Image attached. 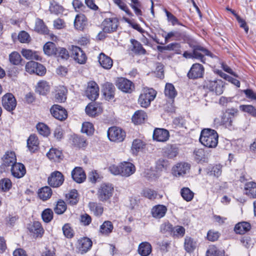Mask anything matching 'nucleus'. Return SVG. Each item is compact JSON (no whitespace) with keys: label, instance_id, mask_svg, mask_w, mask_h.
<instances>
[{"label":"nucleus","instance_id":"nucleus-1","mask_svg":"<svg viewBox=\"0 0 256 256\" xmlns=\"http://www.w3.org/2000/svg\"><path fill=\"white\" fill-rule=\"evenodd\" d=\"M218 136L216 132L210 128H204L202 130L200 142L208 148H215L218 143Z\"/></svg>","mask_w":256,"mask_h":256},{"label":"nucleus","instance_id":"nucleus-2","mask_svg":"<svg viewBox=\"0 0 256 256\" xmlns=\"http://www.w3.org/2000/svg\"><path fill=\"white\" fill-rule=\"evenodd\" d=\"M114 192V188L112 184L106 183L102 184L98 190V198L102 202H107L112 196Z\"/></svg>","mask_w":256,"mask_h":256},{"label":"nucleus","instance_id":"nucleus-3","mask_svg":"<svg viewBox=\"0 0 256 256\" xmlns=\"http://www.w3.org/2000/svg\"><path fill=\"white\" fill-rule=\"evenodd\" d=\"M156 95V92L152 88H144L138 98V103L143 108L148 107Z\"/></svg>","mask_w":256,"mask_h":256},{"label":"nucleus","instance_id":"nucleus-4","mask_svg":"<svg viewBox=\"0 0 256 256\" xmlns=\"http://www.w3.org/2000/svg\"><path fill=\"white\" fill-rule=\"evenodd\" d=\"M204 86L216 95H220L223 92V82L220 80H206Z\"/></svg>","mask_w":256,"mask_h":256},{"label":"nucleus","instance_id":"nucleus-5","mask_svg":"<svg viewBox=\"0 0 256 256\" xmlns=\"http://www.w3.org/2000/svg\"><path fill=\"white\" fill-rule=\"evenodd\" d=\"M108 136L110 141L121 142L124 140L126 133L122 129L114 126L108 130Z\"/></svg>","mask_w":256,"mask_h":256},{"label":"nucleus","instance_id":"nucleus-6","mask_svg":"<svg viewBox=\"0 0 256 256\" xmlns=\"http://www.w3.org/2000/svg\"><path fill=\"white\" fill-rule=\"evenodd\" d=\"M116 85L120 90L125 93H131L134 89L133 82L124 78H118L116 82Z\"/></svg>","mask_w":256,"mask_h":256},{"label":"nucleus","instance_id":"nucleus-7","mask_svg":"<svg viewBox=\"0 0 256 256\" xmlns=\"http://www.w3.org/2000/svg\"><path fill=\"white\" fill-rule=\"evenodd\" d=\"M191 47L192 48L194 58L200 60L203 63H205L204 56H212V53L208 50L200 45H194Z\"/></svg>","mask_w":256,"mask_h":256},{"label":"nucleus","instance_id":"nucleus-8","mask_svg":"<svg viewBox=\"0 0 256 256\" xmlns=\"http://www.w3.org/2000/svg\"><path fill=\"white\" fill-rule=\"evenodd\" d=\"M70 50L71 56L76 62L80 64H84L86 62V55L80 47L72 46Z\"/></svg>","mask_w":256,"mask_h":256},{"label":"nucleus","instance_id":"nucleus-9","mask_svg":"<svg viewBox=\"0 0 256 256\" xmlns=\"http://www.w3.org/2000/svg\"><path fill=\"white\" fill-rule=\"evenodd\" d=\"M204 72V68L201 64L196 63L192 65L188 72L187 76L190 79H196L202 78Z\"/></svg>","mask_w":256,"mask_h":256},{"label":"nucleus","instance_id":"nucleus-10","mask_svg":"<svg viewBox=\"0 0 256 256\" xmlns=\"http://www.w3.org/2000/svg\"><path fill=\"white\" fill-rule=\"evenodd\" d=\"M92 244V241L89 238H81L78 240L76 244L77 252L81 254H85L90 249Z\"/></svg>","mask_w":256,"mask_h":256},{"label":"nucleus","instance_id":"nucleus-11","mask_svg":"<svg viewBox=\"0 0 256 256\" xmlns=\"http://www.w3.org/2000/svg\"><path fill=\"white\" fill-rule=\"evenodd\" d=\"M2 104L6 110L10 112L16 108V101L12 94L8 93L2 96Z\"/></svg>","mask_w":256,"mask_h":256},{"label":"nucleus","instance_id":"nucleus-12","mask_svg":"<svg viewBox=\"0 0 256 256\" xmlns=\"http://www.w3.org/2000/svg\"><path fill=\"white\" fill-rule=\"evenodd\" d=\"M50 111L52 116L60 120H64L68 117L66 110L60 105H53L50 108Z\"/></svg>","mask_w":256,"mask_h":256},{"label":"nucleus","instance_id":"nucleus-13","mask_svg":"<svg viewBox=\"0 0 256 256\" xmlns=\"http://www.w3.org/2000/svg\"><path fill=\"white\" fill-rule=\"evenodd\" d=\"M118 26V21L116 18H109L104 20L102 23L103 32L111 33L115 32Z\"/></svg>","mask_w":256,"mask_h":256},{"label":"nucleus","instance_id":"nucleus-14","mask_svg":"<svg viewBox=\"0 0 256 256\" xmlns=\"http://www.w3.org/2000/svg\"><path fill=\"white\" fill-rule=\"evenodd\" d=\"M86 94L92 100H95L99 95V88L98 84L94 81L88 82Z\"/></svg>","mask_w":256,"mask_h":256},{"label":"nucleus","instance_id":"nucleus-15","mask_svg":"<svg viewBox=\"0 0 256 256\" xmlns=\"http://www.w3.org/2000/svg\"><path fill=\"white\" fill-rule=\"evenodd\" d=\"M64 181L62 174L58 172L55 171L52 172L48 178V184L54 188H57L61 186Z\"/></svg>","mask_w":256,"mask_h":256},{"label":"nucleus","instance_id":"nucleus-16","mask_svg":"<svg viewBox=\"0 0 256 256\" xmlns=\"http://www.w3.org/2000/svg\"><path fill=\"white\" fill-rule=\"evenodd\" d=\"M28 228L30 232L33 234V236L36 238H41L44 233V230L41 224L38 222L36 221L29 224L28 226Z\"/></svg>","mask_w":256,"mask_h":256},{"label":"nucleus","instance_id":"nucleus-17","mask_svg":"<svg viewBox=\"0 0 256 256\" xmlns=\"http://www.w3.org/2000/svg\"><path fill=\"white\" fill-rule=\"evenodd\" d=\"M190 167V165L188 163H178L173 167L172 174L176 176H183L189 171Z\"/></svg>","mask_w":256,"mask_h":256},{"label":"nucleus","instance_id":"nucleus-18","mask_svg":"<svg viewBox=\"0 0 256 256\" xmlns=\"http://www.w3.org/2000/svg\"><path fill=\"white\" fill-rule=\"evenodd\" d=\"M232 118L229 116L226 112L223 114L219 118H216L214 120V124L217 126H224L226 128L231 126L232 124Z\"/></svg>","mask_w":256,"mask_h":256},{"label":"nucleus","instance_id":"nucleus-19","mask_svg":"<svg viewBox=\"0 0 256 256\" xmlns=\"http://www.w3.org/2000/svg\"><path fill=\"white\" fill-rule=\"evenodd\" d=\"M121 176L128 177L136 172L135 166L131 162H124L120 164Z\"/></svg>","mask_w":256,"mask_h":256},{"label":"nucleus","instance_id":"nucleus-20","mask_svg":"<svg viewBox=\"0 0 256 256\" xmlns=\"http://www.w3.org/2000/svg\"><path fill=\"white\" fill-rule=\"evenodd\" d=\"M72 177L77 183H82L86 180V176L84 172L80 167L75 168L71 172Z\"/></svg>","mask_w":256,"mask_h":256},{"label":"nucleus","instance_id":"nucleus-21","mask_svg":"<svg viewBox=\"0 0 256 256\" xmlns=\"http://www.w3.org/2000/svg\"><path fill=\"white\" fill-rule=\"evenodd\" d=\"M11 172L14 177L21 178L26 174V170L23 164L16 162L12 166Z\"/></svg>","mask_w":256,"mask_h":256},{"label":"nucleus","instance_id":"nucleus-22","mask_svg":"<svg viewBox=\"0 0 256 256\" xmlns=\"http://www.w3.org/2000/svg\"><path fill=\"white\" fill-rule=\"evenodd\" d=\"M169 136L168 131L164 128H156L153 134L154 139L158 142H166Z\"/></svg>","mask_w":256,"mask_h":256},{"label":"nucleus","instance_id":"nucleus-23","mask_svg":"<svg viewBox=\"0 0 256 256\" xmlns=\"http://www.w3.org/2000/svg\"><path fill=\"white\" fill-rule=\"evenodd\" d=\"M167 212L166 206L158 204L154 206L151 210L152 216L156 218H160L164 217Z\"/></svg>","mask_w":256,"mask_h":256},{"label":"nucleus","instance_id":"nucleus-24","mask_svg":"<svg viewBox=\"0 0 256 256\" xmlns=\"http://www.w3.org/2000/svg\"><path fill=\"white\" fill-rule=\"evenodd\" d=\"M98 62L102 67L106 70L110 69L113 64L112 59L102 52L99 55Z\"/></svg>","mask_w":256,"mask_h":256},{"label":"nucleus","instance_id":"nucleus-25","mask_svg":"<svg viewBox=\"0 0 256 256\" xmlns=\"http://www.w3.org/2000/svg\"><path fill=\"white\" fill-rule=\"evenodd\" d=\"M2 161L4 166H12L16 161L15 153L12 151L6 152L2 158Z\"/></svg>","mask_w":256,"mask_h":256},{"label":"nucleus","instance_id":"nucleus-26","mask_svg":"<svg viewBox=\"0 0 256 256\" xmlns=\"http://www.w3.org/2000/svg\"><path fill=\"white\" fill-rule=\"evenodd\" d=\"M206 172L210 176L218 178L222 174V166L220 164L210 165L206 168Z\"/></svg>","mask_w":256,"mask_h":256},{"label":"nucleus","instance_id":"nucleus-27","mask_svg":"<svg viewBox=\"0 0 256 256\" xmlns=\"http://www.w3.org/2000/svg\"><path fill=\"white\" fill-rule=\"evenodd\" d=\"M86 24V18L85 16L82 14L76 16L74 21V26L76 29L82 30Z\"/></svg>","mask_w":256,"mask_h":256},{"label":"nucleus","instance_id":"nucleus-28","mask_svg":"<svg viewBox=\"0 0 256 256\" xmlns=\"http://www.w3.org/2000/svg\"><path fill=\"white\" fill-rule=\"evenodd\" d=\"M130 42L132 45L131 50L135 54L138 55H144L146 54V50L143 48L142 44L138 40L132 39Z\"/></svg>","mask_w":256,"mask_h":256},{"label":"nucleus","instance_id":"nucleus-29","mask_svg":"<svg viewBox=\"0 0 256 256\" xmlns=\"http://www.w3.org/2000/svg\"><path fill=\"white\" fill-rule=\"evenodd\" d=\"M147 118L146 114L142 110L136 111L132 116V122L136 124L143 123Z\"/></svg>","mask_w":256,"mask_h":256},{"label":"nucleus","instance_id":"nucleus-30","mask_svg":"<svg viewBox=\"0 0 256 256\" xmlns=\"http://www.w3.org/2000/svg\"><path fill=\"white\" fill-rule=\"evenodd\" d=\"M114 229L112 222L109 220L104 221L100 226L99 232L102 235L108 236Z\"/></svg>","mask_w":256,"mask_h":256},{"label":"nucleus","instance_id":"nucleus-31","mask_svg":"<svg viewBox=\"0 0 256 256\" xmlns=\"http://www.w3.org/2000/svg\"><path fill=\"white\" fill-rule=\"evenodd\" d=\"M115 88L110 82H106L103 85L104 94L107 98L110 100L114 97Z\"/></svg>","mask_w":256,"mask_h":256},{"label":"nucleus","instance_id":"nucleus-32","mask_svg":"<svg viewBox=\"0 0 256 256\" xmlns=\"http://www.w3.org/2000/svg\"><path fill=\"white\" fill-rule=\"evenodd\" d=\"M67 93V90L66 87L64 86H59L56 88V94H55V99L57 102H64L66 99V94Z\"/></svg>","mask_w":256,"mask_h":256},{"label":"nucleus","instance_id":"nucleus-33","mask_svg":"<svg viewBox=\"0 0 256 256\" xmlns=\"http://www.w3.org/2000/svg\"><path fill=\"white\" fill-rule=\"evenodd\" d=\"M185 36L184 33L178 31H171L168 32L165 36L162 35V36L164 38L165 43H167L172 38H173L172 40H180L182 39Z\"/></svg>","mask_w":256,"mask_h":256},{"label":"nucleus","instance_id":"nucleus-34","mask_svg":"<svg viewBox=\"0 0 256 256\" xmlns=\"http://www.w3.org/2000/svg\"><path fill=\"white\" fill-rule=\"evenodd\" d=\"M245 193L248 196L256 198V183L250 182L246 183L244 186Z\"/></svg>","mask_w":256,"mask_h":256},{"label":"nucleus","instance_id":"nucleus-35","mask_svg":"<svg viewBox=\"0 0 256 256\" xmlns=\"http://www.w3.org/2000/svg\"><path fill=\"white\" fill-rule=\"evenodd\" d=\"M138 250L142 256H148L152 252L151 244L148 242H142L140 244Z\"/></svg>","mask_w":256,"mask_h":256},{"label":"nucleus","instance_id":"nucleus-36","mask_svg":"<svg viewBox=\"0 0 256 256\" xmlns=\"http://www.w3.org/2000/svg\"><path fill=\"white\" fill-rule=\"evenodd\" d=\"M48 158L54 162H59L62 159V152L60 150L56 148H52L46 154Z\"/></svg>","mask_w":256,"mask_h":256},{"label":"nucleus","instance_id":"nucleus-37","mask_svg":"<svg viewBox=\"0 0 256 256\" xmlns=\"http://www.w3.org/2000/svg\"><path fill=\"white\" fill-rule=\"evenodd\" d=\"M196 242L190 236H186L184 239V248L188 252H193L196 247Z\"/></svg>","mask_w":256,"mask_h":256},{"label":"nucleus","instance_id":"nucleus-38","mask_svg":"<svg viewBox=\"0 0 256 256\" xmlns=\"http://www.w3.org/2000/svg\"><path fill=\"white\" fill-rule=\"evenodd\" d=\"M38 144L37 137L34 134L30 135L27 140V146L30 150L34 152L38 149Z\"/></svg>","mask_w":256,"mask_h":256},{"label":"nucleus","instance_id":"nucleus-39","mask_svg":"<svg viewBox=\"0 0 256 256\" xmlns=\"http://www.w3.org/2000/svg\"><path fill=\"white\" fill-rule=\"evenodd\" d=\"M66 198L68 204L71 206L76 205L78 201L77 190L74 189L71 190L66 194Z\"/></svg>","mask_w":256,"mask_h":256},{"label":"nucleus","instance_id":"nucleus-40","mask_svg":"<svg viewBox=\"0 0 256 256\" xmlns=\"http://www.w3.org/2000/svg\"><path fill=\"white\" fill-rule=\"evenodd\" d=\"M250 229V224L248 222H241L236 224L234 227V231L236 234H244Z\"/></svg>","mask_w":256,"mask_h":256},{"label":"nucleus","instance_id":"nucleus-41","mask_svg":"<svg viewBox=\"0 0 256 256\" xmlns=\"http://www.w3.org/2000/svg\"><path fill=\"white\" fill-rule=\"evenodd\" d=\"M57 48L55 44L52 42H46L43 47L44 53L48 56H52L56 54L57 51Z\"/></svg>","mask_w":256,"mask_h":256},{"label":"nucleus","instance_id":"nucleus-42","mask_svg":"<svg viewBox=\"0 0 256 256\" xmlns=\"http://www.w3.org/2000/svg\"><path fill=\"white\" fill-rule=\"evenodd\" d=\"M194 158L198 162H208V158L206 156L202 149H196L194 152Z\"/></svg>","mask_w":256,"mask_h":256},{"label":"nucleus","instance_id":"nucleus-43","mask_svg":"<svg viewBox=\"0 0 256 256\" xmlns=\"http://www.w3.org/2000/svg\"><path fill=\"white\" fill-rule=\"evenodd\" d=\"M89 208L96 216H101L104 212V208L100 204L91 202L88 204Z\"/></svg>","mask_w":256,"mask_h":256},{"label":"nucleus","instance_id":"nucleus-44","mask_svg":"<svg viewBox=\"0 0 256 256\" xmlns=\"http://www.w3.org/2000/svg\"><path fill=\"white\" fill-rule=\"evenodd\" d=\"M52 194V190L49 186H44L40 189L38 195L42 200H46L50 198Z\"/></svg>","mask_w":256,"mask_h":256},{"label":"nucleus","instance_id":"nucleus-45","mask_svg":"<svg viewBox=\"0 0 256 256\" xmlns=\"http://www.w3.org/2000/svg\"><path fill=\"white\" fill-rule=\"evenodd\" d=\"M72 141L74 145L78 148L85 147L87 145L86 140L80 136L74 134L72 136Z\"/></svg>","mask_w":256,"mask_h":256},{"label":"nucleus","instance_id":"nucleus-46","mask_svg":"<svg viewBox=\"0 0 256 256\" xmlns=\"http://www.w3.org/2000/svg\"><path fill=\"white\" fill-rule=\"evenodd\" d=\"M86 112L88 115L90 116H94L101 112L100 108L94 104H90L86 108Z\"/></svg>","mask_w":256,"mask_h":256},{"label":"nucleus","instance_id":"nucleus-47","mask_svg":"<svg viewBox=\"0 0 256 256\" xmlns=\"http://www.w3.org/2000/svg\"><path fill=\"white\" fill-rule=\"evenodd\" d=\"M36 90L40 94H46L50 90V86L46 81H40L38 84Z\"/></svg>","mask_w":256,"mask_h":256},{"label":"nucleus","instance_id":"nucleus-48","mask_svg":"<svg viewBox=\"0 0 256 256\" xmlns=\"http://www.w3.org/2000/svg\"><path fill=\"white\" fill-rule=\"evenodd\" d=\"M165 96L170 98H174L177 94V92L173 84H166L164 90Z\"/></svg>","mask_w":256,"mask_h":256},{"label":"nucleus","instance_id":"nucleus-49","mask_svg":"<svg viewBox=\"0 0 256 256\" xmlns=\"http://www.w3.org/2000/svg\"><path fill=\"white\" fill-rule=\"evenodd\" d=\"M35 30L40 34H46L48 33V29L44 24L42 20L37 18L36 22Z\"/></svg>","mask_w":256,"mask_h":256},{"label":"nucleus","instance_id":"nucleus-50","mask_svg":"<svg viewBox=\"0 0 256 256\" xmlns=\"http://www.w3.org/2000/svg\"><path fill=\"white\" fill-rule=\"evenodd\" d=\"M180 194L186 202L191 201L194 196V193L188 188H183L181 189Z\"/></svg>","mask_w":256,"mask_h":256},{"label":"nucleus","instance_id":"nucleus-51","mask_svg":"<svg viewBox=\"0 0 256 256\" xmlns=\"http://www.w3.org/2000/svg\"><path fill=\"white\" fill-rule=\"evenodd\" d=\"M169 167L170 163L167 160L160 158L156 162V169L158 171H166Z\"/></svg>","mask_w":256,"mask_h":256},{"label":"nucleus","instance_id":"nucleus-52","mask_svg":"<svg viewBox=\"0 0 256 256\" xmlns=\"http://www.w3.org/2000/svg\"><path fill=\"white\" fill-rule=\"evenodd\" d=\"M20 55L16 52H13L9 55V60L13 65L18 66L22 61Z\"/></svg>","mask_w":256,"mask_h":256},{"label":"nucleus","instance_id":"nucleus-53","mask_svg":"<svg viewBox=\"0 0 256 256\" xmlns=\"http://www.w3.org/2000/svg\"><path fill=\"white\" fill-rule=\"evenodd\" d=\"M36 127L40 134L44 136H48L50 134V130L48 127L44 124L39 122L37 124Z\"/></svg>","mask_w":256,"mask_h":256},{"label":"nucleus","instance_id":"nucleus-54","mask_svg":"<svg viewBox=\"0 0 256 256\" xmlns=\"http://www.w3.org/2000/svg\"><path fill=\"white\" fill-rule=\"evenodd\" d=\"M240 110L247 112L252 116H256V108L252 105L243 104L240 106Z\"/></svg>","mask_w":256,"mask_h":256},{"label":"nucleus","instance_id":"nucleus-55","mask_svg":"<svg viewBox=\"0 0 256 256\" xmlns=\"http://www.w3.org/2000/svg\"><path fill=\"white\" fill-rule=\"evenodd\" d=\"M130 7L133 9L136 15L140 16L142 15L140 10L142 4L139 0H131Z\"/></svg>","mask_w":256,"mask_h":256},{"label":"nucleus","instance_id":"nucleus-56","mask_svg":"<svg viewBox=\"0 0 256 256\" xmlns=\"http://www.w3.org/2000/svg\"><path fill=\"white\" fill-rule=\"evenodd\" d=\"M66 210V205L65 202L60 200L58 201L56 206L54 208V212L58 214H61L64 213Z\"/></svg>","mask_w":256,"mask_h":256},{"label":"nucleus","instance_id":"nucleus-57","mask_svg":"<svg viewBox=\"0 0 256 256\" xmlns=\"http://www.w3.org/2000/svg\"><path fill=\"white\" fill-rule=\"evenodd\" d=\"M11 180L7 178L2 179L0 180V190L3 192H7L12 188Z\"/></svg>","mask_w":256,"mask_h":256},{"label":"nucleus","instance_id":"nucleus-58","mask_svg":"<svg viewBox=\"0 0 256 256\" xmlns=\"http://www.w3.org/2000/svg\"><path fill=\"white\" fill-rule=\"evenodd\" d=\"M81 131L87 135H92L94 132V126L90 122H85L82 124Z\"/></svg>","mask_w":256,"mask_h":256},{"label":"nucleus","instance_id":"nucleus-59","mask_svg":"<svg viewBox=\"0 0 256 256\" xmlns=\"http://www.w3.org/2000/svg\"><path fill=\"white\" fill-rule=\"evenodd\" d=\"M144 146V144L141 140L136 139L132 142V150L133 153H137L138 151L143 148Z\"/></svg>","mask_w":256,"mask_h":256},{"label":"nucleus","instance_id":"nucleus-60","mask_svg":"<svg viewBox=\"0 0 256 256\" xmlns=\"http://www.w3.org/2000/svg\"><path fill=\"white\" fill-rule=\"evenodd\" d=\"M42 218L45 222H50L53 218V212L50 208L44 210L42 214Z\"/></svg>","mask_w":256,"mask_h":256},{"label":"nucleus","instance_id":"nucleus-61","mask_svg":"<svg viewBox=\"0 0 256 256\" xmlns=\"http://www.w3.org/2000/svg\"><path fill=\"white\" fill-rule=\"evenodd\" d=\"M114 2L120 9L125 12L128 15L132 16V12L123 0H114Z\"/></svg>","mask_w":256,"mask_h":256},{"label":"nucleus","instance_id":"nucleus-62","mask_svg":"<svg viewBox=\"0 0 256 256\" xmlns=\"http://www.w3.org/2000/svg\"><path fill=\"white\" fill-rule=\"evenodd\" d=\"M55 56L58 58L67 60L70 56V54L65 48H58Z\"/></svg>","mask_w":256,"mask_h":256},{"label":"nucleus","instance_id":"nucleus-63","mask_svg":"<svg viewBox=\"0 0 256 256\" xmlns=\"http://www.w3.org/2000/svg\"><path fill=\"white\" fill-rule=\"evenodd\" d=\"M173 226L169 222H165L161 224L160 227V232L162 234L168 233L172 234Z\"/></svg>","mask_w":256,"mask_h":256},{"label":"nucleus","instance_id":"nucleus-64","mask_svg":"<svg viewBox=\"0 0 256 256\" xmlns=\"http://www.w3.org/2000/svg\"><path fill=\"white\" fill-rule=\"evenodd\" d=\"M62 232L68 238H72L74 236V232L72 228L70 226L69 224H65L62 227Z\"/></svg>","mask_w":256,"mask_h":256}]
</instances>
